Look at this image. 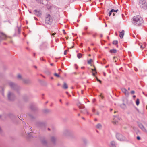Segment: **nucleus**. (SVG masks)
Instances as JSON below:
<instances>
[{
  "mask_svg": "<svg viewBox=\"0 0 147 147\" xmlns=\"http://www.w3.org/2000/svg\"><path fill=\"white\" fill-rule=\"evenodd\" d=\"M54 75L55 76H56L57 77H60V76H59V74H56V73H55V74H54Z\"/></svg>",
  "mask_w": 147,
  "mask_h": 147,
  "instance_id": "bb28decb",
  "label": "nucleus"
},
{
  "mask_svg": "<svg viewBox=\"0 0 147 147\" xmlns=\"http://www.w3.org/2000/svg\"><path fill=\"white\" fill-rule=\"evenodd\" d=\"M121 107L123 109H125L126 108V106L124 103H123L120 105Z\"/></svg>",
  "mask_w": 147,
  "mask_h": 147,
  "instance_id": "2eb2a0df",
  "label": "nucleus"
},
{
  "mask_svg": "<svg viewBox=\"0 0 147 147\" xmlns=\"http://www.w3.org/2000/svg\"><path fill=\"white\" fill-rule=\"evenodd\" d=\"M114 10L113 9L111 10V11L109 13V16H110L112 13L114 12Z\"/></svg>",
  "mask_w": 147,
  "mask_h": 147,
  "instance_id": "412c9836",
  "label": "nucleus"
},
{
  "mask_svg": "<svg viewBox=\"0 0 147 147\" xmlns=\"http://www.w3.org/2000/svg\"><path fill=\"white\" fill-rule=\"evenodd\" d=\"M84 67H81V69H84Z\"/></svg>",
  "mask_w": 147,
  "mask_h": 147,
  "instance_id": "13d9d810",
  "label": "nucleus"
},
{
  "mask_svg": "<svg viewBox=\"0 0 147 147\" xmlns=\"http://www.w3.org/2000/svg\"><path fill=\"white\" fill-rule=\"evenodd\" d=\"M96 115H99V113L98 112V111H97V112H96Z\"/></svg>",
  "mask_w": 147,
  "mask_h": 147,
  "instance_id": "de8ad7c7",
  "label": "nucleus"
},
{
  "mask_svg": "<svg viewBox=\"0 0 147 147\" xmlns=\"http://www.w3.org/2000/svg\"><path fill=\"white\" fill-rule=\"evenodd\" d=\"M96 127L98 129H101L102 127V125L100 123L98 124L96 126Z\"/></svg>",
  "mask_w": 147,
  "mask_h": 147,
  "instance_id": "a211bd4d",
  "label": "nucleus"
},
{
  "mask_svg": "<svg viewBox=\"0 0 147 147\" xmlns=\"http://www.w3.org/2000/svg\"><path fill=\"white\" fill-rule=\"evenodd\" d=\"M131 94H134V93H135V92L134 91H131Z\"/></svg>",
  "mask_w": 147,
  "mask_h": 147,
  "instance_id": "58836bf2",
  "label": "nucleus"
},
{
  "mask_svg": "<svg viewBox=\"0 0 147 147\" xmlns=\"http://www.w3.org/2000/svg\"><path fill=\"white\" fill-rule=\"evenodd\" d=\"M28 135H30L29 136L30 137H31L32 136V133H28Z\"/></svg>",
  "mask_w": 147,
  "mask_h": 147,
  "instance_id": "c9c22d12",
  "label": "nucleus"
},
{
  "mask_svg": "<svg viewBox=\"0 0 147 147\" xmlns=\"http://www.w3.org/2000/svg\"><path fill=\"white\" fill-rule=\"evenodd\" d=\"M39 3L41 4H43L42 3V1L41 0H40L39 1Z\"/></svg>",
  "mask_w": 147,
  "mask_h": 147,
  "instance_id": "79ce46f5",
  "label": "nucleus"
},
{
  "mask_svg": "<svg viewBox=\"0 0 147 147\" xmlns=\"http://www.w3.org/2000/svg\"><path fill=\"white\" fill-rule=\"evenodd\" d=\"M94 120H95V121H96L97 120V119H94Z\"/></svg>",
  "mask_w": 147,
  "mask_h": 147,
  "instance_id": "680f3d73",
  "label": "nucleus"
},
{
  "mask_svg": "<svg viewBox=\"0 0 147 147\" xmlns=\"http://www.w3.org/2000/svg\"><path fill=\"white\" fill-rule=\"evenodd\" d=\"M135 70L136 71H137L138 70V69L136 68L135 69Z\"/></svg>",
  "mask_w": 147,
  "mask_h": 147,
  "instance_id": "8fccbe9b",
  "label": "nucleus"
},
{
  "mask_svg": "<svg viewBox=\"0 0 147 147\" xmlns=\"http://www.w3.org/2000/svg\"><path fill=\"white\" fill-rule=\"evenodd\" d=\"M137 139L138 140H140V136H138L137 137Z\"/></svg>",
  "mask_w": 147,
  "mask_h": 147,
  "instance_id": "4c0bfd02",
  "label": "nucleus"
},
{
  "mask_svg": "<svg viewBox=\"0 0 147 147\" xmlns=\"http://www.w3.org/2000/svg\"><path fill=\"white\" fill-rule=\"evenodd\" d=\"M67 51V50H65V51L64 52V53L65 55L66 54Z\"/></svg>",
  "mask_w": 147,
  "mask_h": 147,
  "instance_id": "ea45409f",
  "label": "nucleus"
},
{
  "mask_svg": "<svg viewBox=\"0 0 147 147\" xmlns=\"http://www.w3.org/2000/svg\"><path fill=\"white\" fill-rule=\"evenodd\" d=\"M92 61V59H90L88 61V64H90L91 63Z\"/></svg>",
  "mask_w": 147,
  "mask_h": 147,
  "instance_id": "393cba45",
  "label": "nucleus"
},
{
  "mask_svg": "<svg viewBox=\"0 0 147 147\" xmlns=\"http://www.w3.org/2000/svg\"><path fill=\"white\" fill-rule=\"evenodd\" d=\"M139 3L140 8L144 9H147V4L145 0H139Z\"/></svg>",
  "mask_w": 147,
  "mask_h": 147,
  "instance_id": "f03ea898",
  "label": "nucleus"
},
{
  "mask_svg": "<svg viewBox=\"0 0 147 147\" xmlns=\"http://www.w3.org/2000/svg\"><path fill=\"white\" fill-rule=\"evenodd\" d=\"M92 71H95V72L96 73V69L95 68L94 69H92Z\"/></svg>",
  "mask_w": 147,
  "mask_h": 147,
  "instance_id": "72a5a7b5",
  "label": "nucleus"
},
{
  "mask_svg": "<svg viewBox=\"0 0 147 147\" xmlns=\"http://www.w3.org/2000/svg\"><path fill=\"white\" fill-rule=\"evenodd\" d=\"M118 9H117L116 10H114V12H117V11H118Z\"/></svg>",
  "mask_w": 147,
  "mask_h": 147,
  "instance_id": "09e8293b",
  "label": "nucleus"
},
{
  "mask_svg": "<svg viewBox=\"0 0 147 147\" xmlns=\"http://www.w3.org/2000/svg\"><path fill=\"white\" fill-rule=\"evenodd\" d=\"M82 34H83V35H84V34H85V33H84V32H83V33H82Z\"/></svg>",
  "mask_w": 147,
  "mask_h": 147,
  "instance_id": "e2e57ef3",
  "label": "nucleus"
},
{
  "mask_svg": "<svg viewBox=\"0 0 147 147\" xmlns=\"http://www.w3.org/2000/svg\"><path fill=\"white\" fill-rule=\"evenodd\" d=\"M28 129H30V131H32V127H28Z\"/></svg>",
  "mask_w": 147,
  "mask_h": 147,
  "instance_id": "f704fd0d",
  "label": "nucleus"
},
{
  "mask_svg": "<svg viewBox=\"0 0 147 147\" xmlns=\"http://www.w3.org/2000/svg\"><path fill=\"white\" fill-rule=\"evenodd\" d=\"M121 90L122 92H123L125 94V95L126 96H129V92L127 91L126 89L124 88H122L121 89Z\"/></svg>",
  "mask_w": 147,
  "mask_h": 147,
  "instance_id": "1a4fd4ad",
  "label": "nucleus"
},
{
  "mask_svg": "<svg viewBox=\"0 0 147 147\" xmlns=\"http://www.w3.org/2000/svg\"><path fill=\"white\" fill-rule=\"evenodd\" d=\"M56 34L55 33H52L51 34V35L52 36H54L55 35V34Z\"/></svg>",
  "mask_w": 147,
  "mask_h": 147,
  "instance_id": "49530a36",
  "label": "nucleus"
},
{
  "mask_svg": "<svg viewBox=\"0 0 147 147\" xmlns=\"http://www.w3.org/2000/svg\"><path fill=\"white\" fill-rule=\"evenodd\" d=\"M92 75H93L94 76L95 75V73H92Z\"/></svg>",
  "mask_w": 147,
  "mask_h": 147,
  "instance_id": "4d7b16f0",
  "label": "nucleus"
},
{
  "mask_svg": "<svg viewBox=\"0 0 147 147\" xmlns=\"http://www.w3.org/2000/svg\"><path fill=\"white\" fill-rule=\"evenodd\" d=\"M88 28V27L87 26H85L84 27V30H86Z\"/></svg>",
  "mask_w": 147,
  "mask_h": 147,
  "instance_id": "473e14b6",
  "label": "nucleus"
},
{
  "mask_svg": "<svg viewBox=\"0 0 147 147\" xmlns=\"http://www.w3.org/2000/svg\"><path fill=\"white\" fill-rule=\"evenodd\" d=\"M85 111H86V113L88 115H89V113L88 111H87L86 110H85Z\"/></svg>",
  "mask_w": 147,
  "mask_h": 147,
  "instance_id": "c03bdc74",
  "label": "nucleus"
},
{
  "mask_svg": "<svg viewBox=\"0 0 147 147\" xmlns=\"http://www.w3.org/2000/svg\"><path fill=\"white\" fill-rule=\"evenodd\" d=\"M145 45H141L140 46V47L141 48L143 49L145 47Z\"/></svg>",
  "mask_w": 147,
  "mask_h": 147,
  "instance_id": "2f4dec72",
  "label": "nucleus"
},
{
  "mask_svg": "<svg viewBox=\"0 0 147 147\" xmlns=\"http://www.w3.org/2000/svg\"><path fill=\"white\" fill-rule=\"evenodd\" d=\"M77 105L80 109H83L84 107V105L81 104L80 102H79L78 103Z\"/></svg>",
  "mask_w": 147,
  "mask_h": 147,
  "instance_id": "ddd939ff",
  "label": "nucleus"
},
{
  "mask_svg": "<svg viewBox=\"0 0 147 147\" xmlns=\"http://www.w3.org/2000/svg\"><path fill=\"white\" fill-rule=\"evenodd\" d=\"M87 33L88 34H92V32H87Z\"/></svg>",
  "mask_w": 147,
  "mask_h": 147,
  "instance_id": "a18cd8bd",
  "label": "nucleus"
},
{
  "mask_svg": "<svg viewBox=\"0 0 147 147\" xmlns=\"http://www.w3.org/2000/svg\"><path fill=\"white\" fill-rule=\"evenodd\" d=\"M97 80L99 82H100V83H101V81L100 80H99L98 79H97Z\"/></svg>",
  "mask_w": 147,
  "mask_h": 147,
  "instance_id": "37998d69",
  "label": "nucleus"
},
{
  "mask_svg": "<svg viewBox=\"0 0 147 147\" xmlns=\"http://www.w3.org/2000/svg\"><path fill=\"white\" fill-rule=\"evenodd\" d=\"M53 21V19L51 15L48 14L46 15L45 22L46 24L51 25Z\"/></svg>",
  "mask_w": 147,
  "mask_h": 147,
  "instance_id": "7ed1b4c3",
  "label": "nucleus"
},
{
  "mask_svg": "<svg viewBox=\"0 0 147 147\" xmlns=\"http://www.w3.org/2000/svg\"><path fill=\"white\" fill-rule=\"evenodd\" d=\"M55 138L54 137H52L51 138V141L54 143H55Z\"/></svg>",
  "mask_w": 147,
  "mask_h": 147,
  "instance_id": "dca6fc26",
  "label": "nucleus"
},
{
  "mask_svg": "<svg viewBox=\"0 0 147 147\" xmlns=\"http://www.w3.org/2000/svg\"><path fill=\"white\" fill-rule=\"evenodd\" d=\"M63 32H64V34H65V30L64 29L63 30Z\"/></svg>",
  "mask_w": 147,
  "mask_h": 147,
  "instance_id": "864d4df0",
  "label": "nucleus"
},
{
  "mask_svg": "<svg viewBox=\"0 0 147 147\" xmlns=\"http://www.w3.org/2000/svg\"><path fill=\"white\" fill-rule=\"evenodd\" d=\"M136 97V96L135 95H134L133 96V98H134Z\"/></svg>",
  "mask_w": 147,
  "mask_h": 147,
  "instance_id": "603ef678",
  "label": "nucleus"
},
{
  "mask_svg": "<svg viewBox=\"0 0 147 147\" xmlns=\"http://www.w3.org/2000/svg\"><path fill=\"white\" fill-rule=\"evenodd\" d=\"M119 36L121 39H122L124 35V30H122L121 32H119Z\"/></svg>",
  "mask_w": 147,
  "mask_h": 147,
  "instance_id": "9b49d317",
  "label": "nucleus"
},
{
  "mask_svg": "<svg viewBox=\"0 0 147 147\" xmlns=\"http://www.w3.org/2000/svg\"><path fill=\"white\" fill-rule=\"evenodd\" d=\"M6 37L7 36L4 33L0 32V38H1L3 39H5Z\"/></svg>",
  "mask_w": 147,
  "mask_h": 147,
  "instance_id": "f8f14e48",
  "label": "nucleus"
},
{
  "mask_svg": "<svg viewBox=\"0 0 147 147\" xmlns=\"http://www.w3.org/2000/svg\"><path fill=\"white\" fill-rule=\"evenodd\" d=\"M97 34L96 33H94L93 34H92V36L94 37H95Z\"/></svg>",
  "mask_w": 147,
  "mask_h": 147,
  "instance_id": "c756f323",
  "label": "nucleus"
},
{
  "mask_svg": "<svg viewBox=\"0 0 147 147\" xmlns=\"http://www.w3.org/2000/svg\"><path fill=\"white\" fill-rule=\"evenodd\" d=\"M9 84L11 88L14 90H17L19 88L18 86L17 85L13 83V82H10L9 83Z\"/></svg>",
  "mask_w": 147,
  "mask_h": 147,
  "instance_id": "39448f33",
  "label": "nucleus"
},
{
  "mask_svg": "<svg viewBox=\"0 0 147 147\" xmlns=\"http://www.w3.org/2000/svg\"><path fill=\"white\" fill-rule=\"evenodd\" d=\"M116 136L117 139L120 141H123L125 140V137L123 135L119 133H117Z\"/></svg>",
  "mask_w": 147,
  "mask_h": 147,
  "instance_id": "20e7f679",
  "label": "nucleus"
},
{
  "mask_svg": "<svg viewBox=\"0 0 147 147\" xmlns=\"http://www.w3.org/2000/svg\"><path fill=\"white\" fill-rule=\"evenodd\" d=\"M63 88L64 89H66L68 88V86L65 83H64Z\"/></svg>",
  "mask_w": 147,
  "mask_h": 147,
  "instance_id": "aec40b11",
  "label": "nucleus"
},
{
  "mask_svg": "<svg viewBox=\"0 0 147 147\" xmlns=\"http://www.w3.org/2000/svg\"><path fill=\"white\" fill-rule=\"evenodd\" d=\"M139 127L143 131L147 133V130L145 129V127L141 123H140L138 124Z\"/></svg>",
  "mask_w": 147,
  "mask_h": 147,
  "instance_id": "0eeeda50",
  "label": "nucleus"
},
{
  "mask_svg": "<svg viewBox=\"0 0 147 147\" xmlns=\"http://www.w3.org/2000/svg\"><path fill=\"white\" fill-rule=\"evenodd\" d=\"M118 42L117 40H114L113 41V44L114 45H117L118 44Z\"/></svg>",
  "mask_w": 147,
  "mask_h": 147,
  "instance_id": "5701e85b",
  "label": "nucleus"
},
{
  "mask_svg": "<svg viewBox=\"0 0 147 147\" xmlns=\"http://www.w3.org/2000/svg\"><path fill=\"white\" fill-rule=\"evenodd\" d=\"M117 52V50L115 49H113L110 50V52L111 53H115Z\"/></svg>",
  "mask_w": 147,
  "mask_h": 147,
  "instance_id": "f3484780",
  "label": "nucleus"
},
{
  "mask_svg": "<svg viewBox=\"0 0 147 147\" xmlns=\"http://www.w3.org/2000/svg\"><path fill=\"white\" fill-rule=\"evenodd\" d=\"M120 119L117 116H114V118H113V122L115 124H116L118 120H119Z\"/></svg>",
  "mask_w": 147,
  "mask_h": 147,
  "instance_id": "6e6552de",
  "label": "nucleus"
},
{
  "mask_svg": "<svg viewBox=\"0 0 147 147\" xmlns=\"http://www.w3.org/2000/svg\"><path fill=\"white\" fill-rule=\"evenodd\" d=\"M8 97L9 100H13L15 97L14 94L10 92H9L8 94Z\"/></svg>",
  "mask_w": 147,
  "mask_h": 147,
  "instance_id": "423d86ee",
  "label": "nucleus"
},
{
  "mask_svg": "<svg viewBox=\"0 0 147 147\" xmlns=\"http://www.w3.org/2000/svg\"><path fill=\"white\" fill-rule=\"evenodd\" d=\"M23 81L25 83H27L28 82V80H25V79H23Z\"/></svg>",
  "mask_w": 147,
  "mask_h": 147,
  "instance_id": "7c9ffc66",
  "label": "nucleus"
},
{
  "mask_svg": "<svg viewBox=\"0 0 147 147\" xmlns=\"http://www.w3.org/2000/svg\"><path fill=\"white\" fill-rule=\"evenodd\" d=\"M42 143L44 144H47L46 141L44 140H42Z\"/></svg>",
  "mask_w": 147,
  "mask_h": 147,
  "instance_id": "b1692460",
  "label": "nucleus"
},
{
  "mask_svg": "<svg viewBox=\"0 0 147 147\" xmlns=\"http://www.w3.org/2000/svg\"><path fill=\"white\" fill-rule=\"evenodd\" d=\"M75 68H76V69H78V67L77 66V65H76V64H75Z\"/></svg>",
  "mask_w": 147,
  "mask_h": 147,
  "instance_id": "a19ab883",
  "label": "nucleus"
},
{
  "mask_svg": "<svg viewBox=\"0 0 147 147\" xmlns=\"http://www.w3.org/2000/svg\"><path fill=\"white\" fill-rule=\"evenodd\" d=\"M58 86H59L60 85V84H57Z\"/></svg>",
  "mask_w": 147,
  "mask_h": 147,
  "instance_id": "774afa93",
  "label": "nucleus"
},
{
  "mask_svg": "<svg viewBox=\"0 0 147 147\" xmlns=\"http://www.w3.org/2000/svg\"><path fill=\"white\" fill-rule=\"evenodd\" d=\"M139 99H137L136 101V103L137 105H138L139 104Z\"/></svg>",
  "mask_w": 147,
  "mask_h": 147,
  "instance_id": "4be33fe9",
  "label": "nucleus"
},
{
  "mask_svg": "<svg viewBox=\"0 0 147 147\" xmlns=\"http://www.w3.org/2000/svg\"><path fill=\"white\" fill-rule=\"evenodd\" d=\"M142 18L140 16H134L132 20V23L135 25L140 26L143 23Z\"/></svg>",
  "mask_w": 147,
  "mask_h": 147,
  "instance_id": "f257e3e1",
  "label": "nucleus"
},
{
  "mask_svg": "<svg viewBox=\"0 0 147 147\" xmlns=\"http://www.w3.org/2000/svg\"><path fill=\"white\" fill-rule=\"evenodd\" d=\"M100 37H102V36H103V35H102V34H100Z\"/></svg>",
  "mask_w": 147,
  "mask_h": 147,
  "instance_id": "3c124183",
  "label": "nucleus"
},
{
  "mask_svg": "<svg viewBox=\"0 0 147 147\" xmlns=\"http://www.w3.org/2000/svg\"><path fill=\"white\" fill-rule=\"evenodd\" d=\"M30 109L32 110H34V106L33 105H32V106H31L30 107Z\"/></svg>",
  "mask_w": 147,
  "mask_h": 147,
  "instance_id": "a878e982",
  "label": "nucleus"
},
{
  "mask_svg": "<svg viewBox=\"0 0 147 147\" xmlns=\"http://www.w3.org/2000/svg\"><path fill=\"white\" fill-rule=\"evenodd\" d=\"M50 65L51 66H53V63H51L50 64Z\"/></svg>",
  "mask_w": 147,
  "mask_h": 147,
  "instance_id": "5fc2aeb1",
  "label": "nucleus"
},
{
  "mask_svg": "<svg viewBox=\"0 0 147 147\" xmlns=\"http://www.w3.org/2000/svg\"><path fill=\"white\" fill-rule=\"evenodd\" d=\"M58 71H61V69H58Z\"/></svg>",
  "mask_w": 147,
  "mask_h": 147,
  "instance_id": "6e6d98bb",
  "label": "nucleus"
},
{
  "mask_svg": "<svg viewBox=\"0 0 147 147\" xmlns=\"http://www.w3.org/2000/svg\"><path fill=\"white\" fill-rule=\"evenodd\" d=\"M95 99H94L93 100V102H94L95 101Z\"/></svg>",
  "mask_w": 147,
  "mask_h": 147,
  "instance_id": "bf43d9fd",
  "label": "nucleus"
},
{
  "mask_svg": "<svg viewBox=\"0 0 147 147\" xmlns=\"http://www.w3.org/2000/svg\"><path fill=\"white\" fill-rule=\"evenodd\" d=\"M95 109H94V108H93L92 109V111L93 112V113H94L95 112Z\"/></svg>",
  "mask_w": 147,
  "mask_h": 147,
  "instance_id": "e433bc0d",
  "label": "nucleus"
},
{
  "mask_svg": "<svg viewBox=\"0 0 147 147\" xmlns=\"http://www.w3.org/2000/svg\"><path fill=\"white\" fill-rule=\"evenodd\" d=\"M59 101H60V102H61V99H60V100Z\"/></svg>",
  "mask_w": 147,
  "mask_h": 147,
  "instance_id": "0e129e2a",
  "label": "nucleus"
},
{
  "mask_svg": "<svg viewBox=\"0 0 147 147\" xmlns=\"http://www.w3.org/2000/svg\"><path fill=\"white\" fill-rule=\"evenodd\" d=\"M82 54L81 53H79L78 54L77 57L78 59H80L82 57Z\"/></svg>",
  "mask_w": 147,
  "mask_h": 147,
  "instance_id": "6ab92c4d",
  "label": "nucleus"
},
{
  "mask_svg": "<svg viewBox=\"0 0 147 147\" xmlns=\"http://www.w3.org/2000/svg\"><path fill=\"white\" fill-rule=\"evenodd\" d=\"M29 13H32L31 12V11H29Z\"/></svg>",
  "mask_w": 147,
  "mask_h": 147,
  "instance_id": "69168bd1",
  "label": "nucleus"
},
{
  "mask_svg": "<svg viewBox=\"0 0 147 147\" xmlns=\"http://www.w3.org/2000/svg\"><path fill=\"white\" fill-rule=\"evenodd\" d=\"M17 77L18 78H21V76L20 74H19L17 76Z\"/></svg>",
  "mask_w": 147,
  "mask_h": 147,
  "instance_id": "c85d7f7f",
  "label": "nucleus"
},
{
  "mask_svg": "<svg viewBox=\"0 0 147 147\" xmlns=\"http://www.w3.org/2000/svg\"><path fill=\"white\" fill-rule=\"evenodd\" d=\"M112 110H113V109H110V111H111Z\"/></svg>",
  "mask_w": 147,
  "mask_h": 147,
  "instance_id": "052dcab7",
  "label": "nucleus"
},
{
  "mask_svg": "<svg viewBox=\"0 0 147 147\" xmlns=\"http://www.w3.org/2000/svg\"><path fill=\"white\" fill-rule=\"evenodd\" d=\"M34 11L35 12V14L38 16H40L42 14V11L40 10H35Z\"/></svg>",
  "mask_w": 147,
  "mask_h": 147,
  "instance_id": "9d476101",
  "label": "nucleus"
},
{
  "mask_svg": "<svg viewBox=\"0 0 147 147\" xmlns=\"http://www.w3.org/2000/svg\"><path fill=\"white\" fill-rule=\"evenodd\" d=\"M34 67L36 68H37V67L36 66H34Z\"/></svg>",
  "mask_w": 147,
  "mask_h": 147,
  "instance_id": "338daca9",
  "label": "nucleus"
},
{
  "mask_svg": "<svg viewBox=\"0 0 147 147\" xmlns=\"http://www.w3.org/2000/svg\"><path fill=\"white\" fill-rule=\"evenodd\" d=\"M3 88L2 87H0V92H3Z\"/></svg>",
  "mask_w": 147,
  "mask_h": 147,
  "instance_id": "cd10ccee",
  "label": "nucleus"
},
{
  "mask_svg": "<svg viewBox=\"0 0 147 147\" xmlns=\"http://www.w3.org/2000/svg\"><path fill=\"white\" fill-rule=\"evenodd\" d=\"M111 147H116L115 143V142L112 141L111 143Z\"/></svg>",
  "mask_w": 147,
  "mask_h": 147,
  "instance_id": "4468645a",
  "label": "nucleus"
}]
</instances>
